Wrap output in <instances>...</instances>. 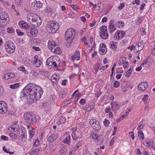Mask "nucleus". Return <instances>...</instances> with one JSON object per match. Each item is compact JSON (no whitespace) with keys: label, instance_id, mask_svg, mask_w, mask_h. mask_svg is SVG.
<instances>
[{"label":"nucleus","instance_id":"obj_35","mask_svg":"<svg viewBox=\"0 0 155 155\" xmlns=\"http://www.w3.org/2000/svg\"><path fill=\"white\" fill-rule=\"evenodd\" d=\"M137 45H138V46L139 48V50H140L141 51L144 47L145 44L143 41H141L138 42Z\"/></svg>","mask_w":155,"mask_h":155},{"label":"nucleus","instance_id":"obj_45","mask_svg":"<svg viewBox=\"0 0 155 155\" xmlns=\"http://www.w3.org/2000/svg\"><path fill=\"white\" fill-rule=\"evenodd\" d=\"M6 31L9 34L14 33L15 31L12 27H8Z\"/></svg>","mask_w":155,"mask_h":155},{"label":"nucleus","instance_id":"obj_47","mask_svg":"<svg viewBox=\"0 0 155 155\" xmlns=\"http://www.w3.org/2000/svg\"><path fill=\"white\" fill-rule=\"evenodd\" d=\"M48 150L50 152H52L55 150V148L52 145H50L48 148Z\"/></svg>","mask_w":155,"mask_h":155},{"label":"nucleus","instance_id":"obj_57","mask_svg":"<svg viewBox=\"0 0 155 155\" xmlns=\"http://www.w3.org/2000/svg\"><path fill=\"white\" fill-rule=\"evenodd\" d=\"M29 135L30 137L32 138L34 135V132L32 130L29 131Z\"/></svg>","mask_w":155,"mask_h":155},{"label":"nucleus","instance_id":"obj_38","mask_svg":"<svg viewBox=\"0 0 155 155\" xmlns=\"http://www.w3.org/2000/svg\"><path fill=\"white\" fill-rule=\"evenodd\" d=\"M71 8L74 9V10H76V11L78 12L79 13H81V9L77 6V5H71Z\"/></svg>","mask_w":155,"mask_h":155},{"label":"nucleus","instance_id":"obj_44","mask_svg":"<svg viewBox=\"0 0 155 155\" xmlns=\"http://www.w3.org/2000/svg\"><path fill=\"white\" fill-rule=\"evenodd\" d=\"M66 118L64 117H61L60 118L58 123L59 124H62L64 123L66 120Z\"/></svg>","mask_w":155,"mask_h":155},{"label":"nucleus","instance_id":"obj_17","mask_svg":"<svg viewBox=\"0 0 155 155\" xmlns=\"http://www.w3.org/2000/svg\"><path fill=\"white\" fill-rule=\"evenodd\" d=\"M125 35V32L123 31H118L115 33L114 38L116 39H119L122 38Z\"/></svg>","mask_w":155,"mask_h":155},{"label":"nucleus","instance_id":"obj_34","mask_svg":"<svg viewBox=\"0 0 155 155\" xmlns=\"http://www.w3.org/2000/svg\"><path fill=\"white\" fill-rule=\"evenodd\" d=\"M90 138L94 139V140L97 141L98 140L99 136L94 133H91L90 135Z\"/></svg>","mask_w":155,"mask_h":155},{"label":"nucleus","instance_id":"obj_63","mask_svg":"<svg viewBox=\"0 0 155 155\" xmlns=\"http://www.w3.org/2000/svg\"><path fill=\"white\" fill-rule=\"evenodd\" d=\"M86 102L85 100L84 99H81L79 101V103L81 105L84 104Z\"/></svg>","mask_w":155,"mask_h":155},{"label":"nucleus","instance_id":"obj_54","mask_svg":"<svg viewBox=\"0 0 155 155\" xmlns=\"http://www.w3.org/2000/svg\"><path fill=\"white\" fill-rule=\"evenodd\" d=\"M16 32L17 34L20 36L23 35L24 34V33L23 32L21 31L19 29H17L16 30Z\"/></svg>","mask_w":155,"mask_h":155},{"label":"nucleus","instance_id":"obj_62","mask_svg":"<svg viewBox=\"0 0 155 155\" xmlns=\"http://www.w3.org/2000/svg\"><path fill=\"white\" fill-rule=\"evenodd\" d=\"M124 3H121L119 6L118 7V8L119 10H121L123 8L124 6Z\"/></svg>","mask_w":155,"mask_h":155},{"label":"nucleus","instance_id":"obj_22","mask_svg":"<svg viewBox=\"0 0 155 155\" xmlns=\"http://www.w3.org/2000/svg\"><path fill=\"white\" fill-rule=\"evenodd\" d=\"M111 109L112 111H116L120 109V105L118 104L115 102H113L111 103Z\"/></svg>","mask_w":155,"mask_h":155},{"label":"nucleus","instance_id":"obj_33","mask_svg":"<svg viewBox=\"0 0 155 155\" xmlns=\"http://www.w3.org/2000/svg\"><path fill=\"white\" fill-rule=\"evenodd\" d=\"M131 109L130 108H127L125 113L124 114L122 115L120 117V120H122L129 113Z\"/></svg>","mask_w":155,"mask_h":155},{"label":"nucleus","instance_id":"obj_10","mask_svg":"<svg viewBox=\"0 0 155 155\" xmlns=\"http://www.w3.org/2000/svg\"><path fill=\"white\" fill-rule=\"evenodd\" d=\"M89 123L94 130L98 131L100 129L101 127L100 123L96 119H91Z\"/></svg>","mask_w":155,"mask_h":155},{"label":"nucleus","instance_id":"obj_56","mask_svg":"<svg viewBox=\"0 0 155 155\" xmlns=\"http://www.w3.org/2000/svg\"><path fill=\"white\" fill-rule=\"evenodd\" d=\"M111 108L110 107L107 106L105 109V111L106 113H108L111 111Z\"/></svg>","mask_w":155,"mask_h":155},{"label":"nucleus","instance_id":"obj_7","mask_svg":"<svg viewBox=\"0 0 155 155\" xmlns=\"http://www.w3.org/2000/svg\"><path fill=\"white\" fill-rule=\"evenodd\" d=\"M6 51L9 54L13 53L15 50V47L12 42L11 41L6 42L5 45Z\"/></svg>","mask_w":155,"mask_h":155},{"label":"nucleus","instance_id":"obj_8","mask_svg":"<svg viewBox=\"0 0 155 155\" xmlns=\"http://www.w3.org/2000/svg\"><path fill=\"white\" fill-rule=\"evenodd\" d=\"M48 61H49V63L48 65L49 66L52 65V67L55 68L56 67L57 65L58 66L60 63L59 59L57 56H54L48 59L47 62H48Z\"/></svg>","mask_w":155,"mask_h":155},{"label":"nucleus","instance_id":"obj_50","mask_svg":"<svg viewBox=\"0 0 155 155\" xmlns=\"http://www.w3.org/2000/svg\"><path fill=\"white\" fill-rule=\"evenodd\" d=\"M120 84L118 81H114V86L116 88H117L120 86Z\"/></svg>","mask_w":155,"mask_h":155},{"label":"nucleus","instance_id":"obj_40","mask_svg":"<svg viewBox=\"0 0 155 155\" xmlns=\"http://www.w3.org/2000/svg\"><path fill=\"white\" fill-rule=\"evenodd\" d=\"M116 23L117 25L119 28H122L125 25V24L124 22L121 20L118 21Z\"/></svg>","mask_w":155,"mask_h":155},{"label":"nucleus","instance_id":"obj_29","mask_svg":"<svg viewBox=\"0 0 155 155\" xmlns=\"http://www.w3.org/2000/svg\"><path fill=\"white\" fill-rule=\"evenodd\" d=\"M74 130L73 132V133L72 134V137L74 140H77L78 137H80V133L79 132H76V129L74 128Z\"/></svg>","mask_w":155,"mask_h":155},{"label":"nucleus","instance_id":"obj_19","mask_svg":"<svg viewBox=\"0 0 155 155\" xmlns=\"http://www.w3.org/2000/svg\"><path fill=\"white\" fill-rule=\"evenodd\" d=\"M18 25L20 28L26 30H28L30 28V26L26 22L24 21H20L19 22Z\"/></svg>","mask_w":155,"mask_h":155},{"label":"nucleus","instance_id":"obj_61","mask_svg":"<svg viewBox=\"0 0 155 155\" xmlns=\"http://www.w3.org/2000/svg\"><path fill=\"white\" fill-rule=\"evenodd\" d=\"M130 136L131 137V138L133 140H134V133L133 132H129Z\"/></svg>","mask_w":155,"mask_h":155},{"label":"nucleus","instance_id":"obj_51","mask_svg":"<svg viewBox=\"0 0 155 155\" xmlns=\"http://www.w3.org/2000/svg\"><path fill=\"white\" fill-rule=\"evenodd\" d=\"M140 51V50H139V48L138 45H136L135 46H134V51L135 52H137Z\"/></svg>","mask_w":155,"mask_h":155},{"label":"nucleus","instance_id":"obj_14","mask_svg":"<svg viewBox=\"0 0 155 155\" xmlns=\"http://www.w3.org/2000/svg\"><path fill=\"white\" fill-rule=\"evenodd\" d=\"M38 32V30L35 28H32L30 30L29 29L28 30H26L27 34L29 37L36 36L37 35Z\"/></svg>","mask_w":155,"mask_h":155},{"label":"nucleus","instance_id":"obj_48","mask_svg":"<svg viewBox=\"0 0 155 155\" xmlns=\"http://www.w3.org/2000/svg\"><path fill=\"white\" fill-rule=\"evenodd\" d=\"M17 41L18 43L20 44H22L25 43V41L22 38H18L17 39Z\"/></svg>","mask_w":155,"mask_h":155},{"label":"nucleus","instance_id":"obj_37","mask_svg":"<svg viewBox=\"0 0 155 155\" xmlns=\"http://www.w3.org/2000/svg\"><path fill=\"white\" fill-rule=\"evenodd\" d=\"M100 66V65L99 64H96L94 65L93 71L96 74L97 73L99 68Z\"/></svg>","mask_w":155,"mask_h":155},{"label":"nucleus","instance_id":"obj_23","mask_svg":"<svg viewBox=\"0 0 155 155\" xmlns=\"http://www.w3.org/2000/svg\"><path fill=\"white\" fill-rule=\"evenodd\" d=\"M58 137V135L57 134H52L48 137V140L49 142H53L57 139Z\"/></svg>","mask_w":155,"mask_h":155},{"label":"nucleus","instance_id":"obj_18","mask_svg":"<svg viewBox=\"0 0 155 155\" xmlns=\"http://www.w3.org/2000/svg\"><path fill=\"white\" fill-rule=\"evenodd\" d=\"M114 20H111L109 22L108 28L109 30V32L110 33H112L116 30V25L114 24Z\"/></svg>","mask_w":155,"mask_h":155},{"label":"nucleus","instance_id":"obj_12","mask_svg":"<svg viewBox=\"0 0 155 155\" xmlns=\"http://www.w3.org/2000/svg\"><path fill=\"white\" fill-rule=\"evenodd\" d=\"M33 64L36 67H40L42 64V61L39 57L36 55L33 59Z\"/></svg>","mask_w":155,"mask_h":155},{"label":"nucleus","instance_id":"obj_49","mask_svg":"<svg viewBox=\"0 0 155 155\" xmlns=\"http://www.w3.org/2000/svg\"><path fill=\"white\" fill-rule=\"evenodd\" d=\"M132 72V69H131L130 68L127 71V72L125 76L127 77H129L130 76V74Z\"/></svg>","mask_w":155,"mask_h":155},{"label":"nucleus","instance_id":"obj_16","mask_svg":"<svg viewBox=\"0 0 155 155\" xmlns=\"http://www.w3.org/2000/svg\"><path fill=\"white\" fill-rule=\"evenodd\" d=\"M148 85L146 82H142L138 85V89L140 91L145 90L148 87Z\"/></svg>","mask_w":155,"mask_h":155},{"label":"nucleus","instance_id":"obj_60","mask_svg":"<svg viewBox=\"0 0 155 155\" xmlns=\"http://www.w3.org/2000/svg\"><path fill=\"white\" fill-rule=\"evenodd\" d=\"M1 137L2 139L4 140H8V137L3 135L1 136Z\"/></svg>","mask_w":155,"mask_h":155},{"label":"nucleus","instance_id":"obj_1","mask_svg":"<svg viewBox=\"0 0 155 155\" xmlns=\"http://www.w3.org/2000/svg\"><path fill=\"white\" fill-rule=\"evenodd\" d=\"M43 92L42 88L39 86L29 83L25 87L21 92L20 98L22 101L31 104L41 98Z\"/></svg>","mask_w":155,"mask_h":155},{"label":"nucleus","instance_id":"obj_20","mask_svg":"<svg viewBox=\"0 0 155 155\" xmlns=\"http://www.w3.org/2000/svg\"><path fill=\"white\" fill-rule=\"evenodd\" d=\"M71 58L72 61H78L80 58V54L79 51H76L74 54L72 55Z\"/></svg>","mask_w":155,"mask_h":155},{"label":"nucleus","instance_id":"obj_39","mask_svg":"<svg viewBox=\"0 0 155 155\" xmlns=\"http://www.w3.org/2000/svg\"><path fill=\"white\" fill-rule=\"evenodd\" d=\"M71 139V136L70 135L67 136L66 138L63 141L64 143L67 144H69L70 142V139Z\"/></svg>","mask_w":155,"mask_h":155},{"label":"nucleus","instance_id":"obj_24","mask_svg":"<svg viewBox=\"0 0 155 155\" xmlns=\"http://www.w3.org/2000/svg\"><path fill=\"white\" fill-rule=\"evenodd\" d=\"M42 3L39 1H35L32 3V5L34 9L37 10L41 8L42 6Z\"/></svg>","mask_w":155,"mask_h":155},{"label":"nucleus","instance_id":"obj_15","mask_svg":"<svg viewBox=\"0 0 155 155\" xmlns=\"http://www.w3.org/2000/svg\"><path fill=\"white\" fill-rule=\"evenodd\" d=\"M107 51V48L105 44L101 43L100 45V48L99 50V53L101 55L105 54Z\"/></svg>","mask_w":155,"mask_h":155},{"label":"nucleus","instance_id":"obj_64","mask_svg":"<svg viewBox=\"0 0 155 155\" xmlns=\"http://www.w3.org/2000/svg\"><path fill=\"white\" fill-rule=\"evenodd\" d=\"M148 96L147 95H145L142 98L143 100L145 102H146L148 99Z\"/></svg>","mask_w":155,"mask_h":155},{"label":"nucleus","instance_id":"obj_53","mask_svg":"<svg viewBox=\"0 0 155 155\" xmlns=\"http://www.w3.org/2000/svg\"><path fill=\"white\" fill-rule=\"evenodd\" d=\"M109 123L110 122L108 120L106 119H105L104 120V124L105 126L107 127H108Z\"/></svg>","mask_w":155,"mask_h":155},{"label":"nucleus","instance_id":"obj_55","mask_svg":"<svg viewBox=\"0 0 155 155\" xmlns=\"http://www.w3.org/2000/svg\"><path fill=\"white\" fill-rule=\"evenodd\" d=\"M96 22L97 21L95 20H94L92 23H89V26L91 27H94L95 25Z\"/></svg>","mask_w":155,"mask_h":155},{"label":"nucleus","instance_id":"obj_41","mask_svg":"<svg viewBox=\"0 0 155 155\" xmlns=\"http://www.w3.org/2000/svg\"><path fill=\"white\" fill-rule=\"evenodd\" d=\"M138 137L140 140H143L144 138V136L143 132L141 130H139L138 132Z\"/></svg>","mask_w":155,"mask_h":155},{"label":"nucleus","instance_id":"obj_46","mask_svg":"<svg viewBox=\"0 0 155 155\" xmlns=\"http://www.w3.org/2000/svg\"><path fill=\"white\" fill-rule=\"evenodd\" d=\"M2 149L3 151H4L5 152H6L7 153H9L10 154H13L14 152H11L9 151V149H8L6 148L5 146H4L2 147Z\"/></svg>","mask_w":155,"mask_h":155},{"label":"nucleus","instance_id":"obj_3","mask_svg":"<svg viewBox=\"0 0 155 155\" xmlns=\"http://www.w3.org/2000/svg\"><path fill=\"white\" fill-rule=\"evenodd\" d=\"M8 129L11 131L14 132L15 133H11L9 134V136L15 140L17 138V135H19L21 132V130L17 125L13 126L12 127H10Z\"/></svg>","mask_w":155,"mask_h":155},{"label":"nucleus","instance_id":"obj_5","mask_svg":"<svg viewBox=\"0 0 155 155\" xmlns=\"http://www.w3.org/2000/svg\"><path fill=\"white\" fill-rule=\"evenodd\" d=\"M75 35V31L73 28H69L67 30L65 33V38L68 42L71 43Z\"/></svg>","mask_w":155,"mask_h":155},{"label":"nucleus","instance_id":"obj_31","mask_svg":"<svg viewBox=\"0 0 155 155\" xmlns=\"http://www.w3.org/2000/svg\"><path fill=\"white\" fill-rule=\"evenodd\" d=\"M67 146L63 145L62 146L60 151V153L61 155H63L67 151Z\"/></svg>","mask_w":155,"mask_h":155},{"label":"nucleus","instance_id":"obj_25","mask_svg":"<svg viewBox=\"0 0 155 155\" xmlns=\"http://www.w3.org/2000/svg\"><path fill=\"white\" fill-rule=\"evenodd\" d=\"M8 18V16L7 12H3L0 14V18L2 20V22H5Z\"/></svg>","mask_w":155,"mask_h":155},{"label":"nucleus","instance_id":"obj_27","mask_svg":"<svg viewBox=\"0 0 155 155\" xmlns=\"http://www.w3.org/2000/svg\"><path fill=\"white\" fill-rule=\"evenodd\" d=\"M51 51L55 54H60L61 53V51L60 48L58 45L51 50Z\"/></svg>","mask_w":155,"mask_h":155},{"label":"nucleus","instance_id":"obj_21","mask_svg":"<svg viewBox=\"0 0 155 155\" xmlns=\"http://www.w3.org/2000/svg\"><path fill=\"white\" fill-rule=\"evenodd\" d=\"M144 145L147 147H148L150 149L152 150H155V144L154 142L152 140H150L147 141L144 144Z\"/></svg>","mask_w":155,"mask_h":155},{"label":"nucleus","instance_id":"obj_4","mask_svg":"<svg viewBox=\"0 0 155 155\" xmlns=\"http://www.w3.org/2000/svg\"><path fill=\"white\" fill-rule=\"evenodd\" d=\"M24 117L25 120L29 123L34 124L37 121L35 115L31 112L24 113Z\"/></svg>","mask_w":155,"mask_h":155},{"label":"nucleus","instance_id":"obj_2","mask_svg":"<svg viewBox=\"0 0 155 155\" xmlns=\"http://www.w3.org/2000/svg\"><path fill=\"white\" fill-rule=\"evenodd\" d=\"M59 24L57 22L52 21L48 22L46 28L47 31L49 33H54L58 29Z\"/></svg>","mask_w":155,"mask_h":155},{"label":"nucleus","instance_id":"obj_30","mask_svg":"<svg viewBox=\"0 0 155 155\" xmlns=\"http://www.w3.org/2000/svg\"><path fill=\"white\" fill-rule=\"evenodd\" d=\"M15 76V74L12 73H8L4 75V78L7 80L9 78H14Z\"/></svg>","mask_w":155,"mask_h":155},{"label":"nucleus","instance_id":"obj_26","mask_svg":"<svg viewBox=\"0 0 155 155\" xmlns=\"http://www.w3.org/2000/svg\"><path fill=\"white\" fill-rule=\"evenodd\" d=\"M35 14L34 13H29L26 16V19L27 21L29 22L30 24L32 25V23L33 21V17Z\"/></svg>","mask_w":155,"mask_h":155},{"label":"nucleus","instance_id":"obj_6","mask_svg":"<svg viewBox=\"0 0 155 155\" xmlns=\"http://www.w3.org/2000/svg\"><path fill=\"white\" fill-rule=\"evenodd\" d=\"M21 130V132L15 141L18 145H21L25 143L27 139V134L25 132Z\"/></svg>","mask_w":155,"mask_h":155},{"label":"nucleus","instance_id":"obj_43","mask_svg":"<svg viewBox=\"0 0 155 155\" xmlns=\"http://www.w3.org/2000/svg\"><path fill=\"white\" fill-rule=\"evenodd\" d=\"M20 85L19 83H16L11 84L10 86V88L12 89H14L18 87Z\"/></svg>","mask_w":155,"mask_h":155},{"label":"nucleus","instance_id":"obj_58","mask_svg":"<svg viewBox=\"0 0 155 155\" xmlns=\"http://www.w3.org/2000/svg\"><path fill=\"white\" fill-rule=\"evenodd\" d=\"M108 65H106L105 66H103L100 69V70H101V71H104L105 70L107 69V68L108 67Z\"/></svg>","mask_w":155,"mask_h":155},{"label":"nucleus","instance_id":"obj_59","mask_svg":"<svg viewBox=\"0 0 155 155\" xmlns=\"http://www.w3.org/2000/svg\"><path fill=\"white\" fill-rule=\"evenodd\" d=\"M123 67L124 68H126L128 65V63L127 61H124L123 62Z\"/></svg>","mask_w":155,"mask_h":155},{"label":"nucleus","instance_id":"obj_42","mask_svg":"<svg viewBox=\"0 0 155 155\" xmlns=\"http://www.w3.org/2000/svg\"><path fill=\"white\" fill-rule=\"evenodd\" d=\"M40 150L38 149H35L31 152L30 153V155H37L40 153Z\"/></svg>","mask_w":155,"mask_h":155},{"label":"nucleus","instance_id":"obj_13","mask_svg":"<svg viewBox=\"0 0 155 155\" xmlns=\"http://www.w3.org/2000/svg\"><path fill=\"white\" fill-rule=\"evenodd\" d=\"M7 104L4 101H0V113L4 114L7 111Z\"/></svg>","mask_w":155,"mask_h":155},{"label":"nucleus","instance_id":"obj_36","mask_svg":"<svg viewBox=\"0 0 155 155\" xmlns=\"http://www.w3.org/2000/svg\"><path fill=\"white\" fill-rule=\"evenodd\" d=\"M111 48L114 49H115L117 47V43L116 42L111 41L110 43Z\"/></svg>","mask_w":155,"mask_h":155},{"label":"nucleus","instance_id":"obj_9","mask_svg":"<svg viewBox=\"0 0 155 155\" xmlns=\"http://www.w3.org/2000/svg\"><path fill=\"white\" fill-rule=\"evenodd\" d=\"M100 35L102 38L104 39H107L108 35L107 30V27L105 25H103L100 28Z\"/></svg>","mask_w":155,"mask_h":155},{"label":"nucleus","instance_id":"obj_28","mask_svg":"<svg viewBox=\"0 0 155 155\" xmlns=\"http://www.w3.org/2000/svg\"><path fill=\"white\" fill-rule=\"evenodd\" d=\"M57 45L53 41H49L48 42V46L49 48L51 51Z\"/></svg>","mask_w":155,"mask_h":155},{"label":"nucleus","instance_id":"obj_32","mask_svg":"<svg viewBox=\"0 0 155 155\" xmlns=\"http://www.w3.org/2000/svg\"><path fill=\"white\" fill-rule=\"evenodd\" d=\"M51 79L53 83H56L59 80V77L56 74H54L51 76Z\"/></svg>","mask_w":155,"mask_h":155},{"label":"nucleus","instance_id":"obj_11","mask_svg":"<svg viewBox=\"0 0 155 155\" xmlns=\"http://www.w3.org/2000/svg\"><path fill=\"white\" fill-rule=\"evenodd\" d=\"M33 18V21L32 25L35 27H38L40 26L41 23V18L37 15L35 14Z\"/></svg>","mask_w":155,"mask_h":155},{"label":"nucleus","instance_id":"obj_52","mask_svg":"<svg viewBox=\"0 0 155 155\" xmlns=\"http://www.w3.org/2000/svg\"><path fill=\"white\" fill-rule=\"evenodd\" d=\"M40 144V141L38 139H37L35 140L34 145L35 146L38 147Z\"/></svg>","mask_w":155,"mask_h":155}]
</instances>
